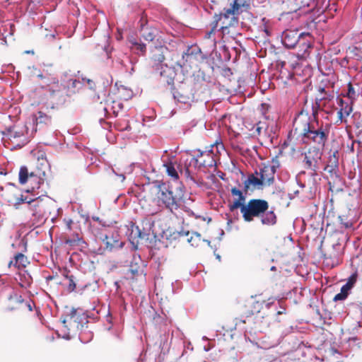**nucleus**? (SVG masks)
Listing matches in <instances>:
<instances>
[{
  "instance_id": "f257e3e1",
  "label": "nucleus",
  "mask_w": 362,
  "mask_h": 362,
  "mask_svg": "<svg viewBox=\"0 0 362 362\" xmlns=\"http://www.w3.org/2000/svg\"><path fill=\"white\" fill-rule=\"evenodd\" d=\"M154 187L158 189V199L172 214L177 210L181 206V201L185 195V187L183 185H177L170 182H164L160 180H156L153 182Z\"/></svg>"
},
{
  "instance_id": "f03ea898",
  "label": "nucleus",
  "mask_w": 362,
  "mask_h": 362,
  "mask_svg": "<svg viewBox=\"0 0 362 362\" xmlns=\"http://www.w3.org/2000/svg\"><path fill=\"white\" fill-rule=\"evenodd\" d=\"M281 42L286 49H297L298 57H307L313 47V38L308 32L299 33L298 30L287 29L282 32Z\"/></svg>"
},
{
  "instance_id": "7ed1b4c3",
  "label": "nucleus",
  "mask_w": 362,
  "mask_h": 362,
  "mask_svg": "<svg viewBox=\"0 0 362 362\" xmlns=\"http://www.w3.org/2000/svg\"><path fill=\"white\" fill-rule=\"evenodd\" d=\"M329 129L328 124L304 123L300 133L301 143L308 144L311 142L322 146L323 148L329 138Z\"/></svg>"
},
{
  "instance_id": "20e7f679",
  "label": "nucleus",
  "mask_w": 362,
  "mask_h": 362,
  "mask_svg": "<svg viewBox=\"0 0 362 362\" xmlns=\"http://www.w3.org/2000/svg\"><path fill=\"white\" fill-rule=\"evenodd\" d=\"M242 12L243 10H234L233 5L231 4L230 8H223V11L218 14L215 13L211 23V29L207 33L209 37L216 31H221L223 34H225L230 27L238 24V18L235 15H239Z\"/></svg>"
},
{
  "instance_id": "39448f33",
  "label": "nucleus",
  "mask_w": 362,
  "mask_h": 362,
  "mask_svg": "<svg viewBox=\"0 0 362 362\" xmlns=\"http://www.w3.org/2000/svg\"><path fill=\"white\" fill-rule=\"evenodd\" d=\"M51 117L42 111L33 113L29 122H26L24 129L27 136H32L37 130L45 129L51 124Z\"/></svg>"
},
{
  "instance_id": "423d86ee",
  "label": "nucleus",
  "mask_w": 362,
  "mask_h": 362,
  "mask_svg": "<svg viewBox=\"0 0 362 362\" xmlns=\"http://www.w3.org/2000/svg\"><path fill=\"white\" fill-rule=\"evenodd\" d=\"M243 218L246 222H251L254 217H258L269 209V204L264 199H252L246 204Z\"/></svg>"
},
{
  "instance_id": "0eeeda50",
  "label": "nucleus",
  "mask_w": 362,
  "mask_h": 362,
  "mask_svg": "<svg viewBox=\"0 0 362 362\" xmlns=\"http://www.w3.org/2000/svg\"><path fill=\"white\" fill-rule=\"evenodd\" d=\"M141 37L147 42H153L158 35L159 31L148 23L147 16L142 13L136 24Z\"/></svg>"
},
{
  "instance_id": "6e6552de",
  "label": "nucleus",
  "mask_w": 362,
  "mask_h": 362,
  "mask_svg": "<svg viewBox=\"0 0 362 362\" xmlns=\"http://www.w3.org/2000/svg\"><path fill=\"white\" fill-rule=\"evenodd\" d=\"M148 226V229L146 230V228H144L143 230L138 226L134 224L132 225L131 232L129 235V240L133 247L136 250L138 245L137 239L141 240H148L150 235V230L152 226H154L153 221H148L146 223V226Z\"/></svg>"
},
{
  "instance_id": "1a4fd4ad",
  "label": "nucleus",
  "mask_w": 362,
  "mask_h": 362,
  "mask_svg": "<svg viewBox=\"0 0 362 362\" xmlns=\"http://www.w3.org/2000/svg\"><path fill=\"white\" fill-rule=\"evenodd\" d=\"M339 153L338 148H331L328 152L327 164L324 170L327 171L332 177H339Z\"/></svg>"
},
{
  "instance_id": "9d476101",
  "label": "nucleus",
  "mask_w": 362,
  "mask_h": 362,
  "mask_svg": "<svg viewBox=\"0 0 362 362\" xmlns=\"http://www.w3.org/2000/svg\"><path fill=\"white\" fill-rule=\"evenodd\" d=\"M67 317H69L70 327L76 328L77 330H82L84 325L88 322L87 315L83 313H78L74 308H71L67 314Z\"/></svg>"
},
{
  "instance_id": "9b49d317",
  "label": "nucleus",
  "mask_w": 362,
  "mask_h": 362,
  "mask_svg": "<svg viewBox=\"0 0 362 362\" xmlns=\"http://www.w3.org/2000/svg\"><path fill=\"white\" fill-rule=\"evenodd\" d=\"M124 107L122 102L118 100H114L108 95L105 101L103 108L105 116L107 119L118 117L119 111Z\"/></svg>"
},
{
  "instance_id": "f8f14e48",
  "label": "nucleus",
  "mask_w": 362,
  "mask_h": 362,
  "mask_svg": "<svg viewBox=\"0 0 362 362\" xmlns=\"http://www.w3.org/2000/svg\"><path fill=\"white\" fill-rule=\"evenodd\" d=\"M156 71H158L160 76L163 78L164 81L168 85L170 86V89H175L174 80L177 75V69L173 65L162 64L156 67Z\"/></svg>"
},
{
  "instance_id": "ddd939ff",
  "label": "nucleus",
  "mask_w": 362,
  "mask_h": 362,
  "mask_svg": "<svg viewBox=\"0 0 362 362\" xmlns=\"http://www.w3.org/2000/svg\"><path fill=\"white\" fill-rule=\"evenodd\" d=\"M41 174L45 176V173H40L39 175H35L34 173H29L28 169L25 165H23L20 168L18 173V180L21 185L25 184L28 178H30L31 182L37 184V188L39 189L41 184L44 183V178L41 177Z\"/></svg>"
},
{
  "instance_id": "4468645a",
  "label": "nucleus",
  "mask_w": 362,
  "mask_h": 362,
  "mask_svg": "<svg viewBox=\"0 0 362 362\" xmlns=\"http://www.w3.org/2000/svg\"><path fill=\"white\" fill-rule=\"evenodd\" d=\"M44 197H48L47 196L42 195L35 198H30V199H33V201L32 202H29L28 206V210L31 211V215L34 220H37L38 222L43 220L45 209L42 207L41 202Z\"/></svg>"
},
{
  "instance_id": "2eb2a0df",
  "label": "nucleus",
  "mask_w": 362,
  "mask_h": 362,
  "mask_svg": "<svg viewBox=\"0 0 362 362\" xmlns=\"http://www.w3.org/2000/svg\"><path fill=\"white\" fill-rule=\"evenodd\" d=\"M131 49L139 55H144L146 52V45L141 42L140 39L134 37L129 40Z\"/></svg>"
},
{
  "instance_id": "dca6fc26",
  "label": "nucleus",
  "mask_w": 362,
  "mask_h": 362,
  "mask_svg": "<svg viewBox=\"0 0 362 362\" xmlns=\"http://www.w3.org/2000/svg\"><path fill=\"white\" fill-rule=\"evenodd\" d=\"M202 59H206V62L208 64L209 66L211 68L212 71L214 70V66L218 67V64L223 63L222 52H216L214 53V57H211V55H204L202 57Z\"/></svg>"
},
{
  "instance_id": "f3484780",
  "label": "nucleus",
  "mask_w": 362,
  "mask_h": 362,
  "mask_svg": "<svg viewBox=\"0 0 362 362\" xmlns=\"http://www.w3.org/2000/svg\"><path fill=\"white\" fill-rule=\"evenodd\" d=\"M246 195L243 194L237 199H235L233 202L228 204V209L230 212H233L235 209H240L241 214L244 211L246 208L245 204Z\"/></svg>"
},
{
  "instance_id": "a211bd4d",
  "label": "nucleus",
  "mask_w": 362,
  "mask_h": 362,
  "mask_svg": "<svg viewBox=\"0 0 362 362\" xmlns=\"http://www.w3.org/2000/svg\"><path fill=\"white\" fill-rule=\"evenodd\" d=\"M19 286L24 288L30 287L33 284V277L28 270H22L18 273Z\"/></svg>"
},
{
  "instance_id": "6ab92c4d",
  "label": "nucleus",
  "mask_w": 362,
  "mask_h": 362,
  "mask_svg": "<svg viewBox=\"0 0 362 362\" xmlns=\"http://www.w3.org/2000/svg\"><path fill=\"white\" fill-rule=\"evenodd\" d=\"M119 234L117 232H114L112 234V242H106L105 246L109 251H112L114 249H121L124 247V243L119 240Z\"/></svg>"
},
{
  "instance_id": "aec40b11",
  "label": "nucleus",
  "mask_w": 362,
  "mask_h": 362,
  "mask_svg": "<svg viewBox=\"0 0 362 362\" xmlns=\"http://www.w3.org/2000/svg\"><path fill=\"white\" fill-rule=\"evenodd\" d=\"M165 168L166 173L168 176L171 177L175 180L174 184L177 186V185H182L181 183H178L177 182L179 178L178 173L175 168V165L172 160H169L163 164Z\"/></svg>"
},
{
  "instance_id": "412c9836",
  "label": "nucleus",
  "mask_w": 362,
  "mask_h": 362,
  "mask_svg": "<svg viewBox=\"0 0 362 362\" xmlns=\"http://www.w3.org/2000/svg\"><path fill=\"white\" fill-rule=\"evenodd\" d=\"M261 216V222L263 225L267 226H274L276 223V216L274 211H267L264 214H262Z\"/></svg>"
},
{
  "instance_id": "4be33fe9",
  "label": "nucleus",
  "mask_w": 362,
  "mask_h": 362,
  "mask_svg": "<svg viewBox=\"0 0 362 362\" xmlns=\"http://www.w3.org/2000/svg\"><path fill=\"white\" fill-rule=\"evenodd\" d=\"M349 237L347 233H342L341 234V238H339L337 242L332 245V248L335 251V256H338L341 254V250L344 249V246L342 247V244H346L349 240Z\"/></svg>"
},
{
  "instance_id": "5701e85b",
  "label": "nucleus",
  "mask_w": 362,
  "mask_h": 362,
  "mask_svg": "<svg viewBox=\"0 0 362 362\" xmlns=\"http://www.w3.org/2000/svg\"><path fill=\"white\" fill-rule=\"evenodd\" d=\"M97 92L103 93L105 95L107 88L111 85L112 79L109 80L107 77L100 76L96 80Z\"/></svg>"
},
{
  "instance_id": "b1692460",
  "label": "nucleus",
  "mask_w": 362,
  "mask_h": 362,
  "mask_svg": "<svg viewBox=\"0 0 362 362\" xmlns=\"http://www.w3.org/2000/svg\"><path fill=\"white\" fill-rule=\"evenodd\" d=\"M252 0H233L232 4L233 9H238L239 11H247L250 8V4Z\"/></svg>"
},
{
  "instance_id": "393cba45",
  "label": "nucleus",
  "mask_w": 362,
  "mask_h": 362,
  "mask_svg": "<svg viewBox=\"0 0 362 362\" xmlns=\"http://www.w3.org/2000/svg\"><path fill=\"white\" fill-rule=\"evenodd\" d=\"M64 244L68 245L71 247L74 246H81L83 245H86V243L83 240L82 238H80L78 235L75 234L74 237L72 238H67L64 240Z\"/></svg>"
},
{
  "instance_id": "a878e982",
  "label": "nucleus",
  "mask_w": 362,
  "mask_h": 362,
  "mask_svg": "<svg viewBox=\"0 0 362 362\" xmlns=\"http://www.w3.org/2000/svg\"><path fill=\"white\" fill-rule=\"evenodd\" d=\"M7 131L10 134L11 136H13V138H20L21 136H23L22 144H18V146H19L20 147L25 145L29 142V139H28V137H25L24 135V130L13 131V127H11L7 129Z\"/></svg>"
},
{
  "instance_id": "bb28decb",
  "label": "nucleus",
  "mask_w": 362,
  "mask_h": 362,
  "mask_svg": "<svg viewBox=\"0 0 362 362\" xmlns=\"http://www.w3.org/2000/svg\"><path fill=\"white\" fill-rule=\"evenodd\" d=\"M350 292H351V289L347 288V286H344V285H343L341 287L340 292L334 296L333 300L335 302L336 301H343L347 298Z\"/></svg>"
},
{
  "instance_id": "cd10ccee",
  "label": "nucleus",
  "mask_w": 362,
  "mask_h": 362,
  "mask_svg": "<svg viewBox=\"0 0 362 362\" xmlns=\"http://www.w3.org/2000/svg\"><path fill=\"white\" fill-rule=\"evenodd\" d=\"M173 91V96L175 100L177 103L187 104L189 103V98L187 95L180 93L178 90H171Z\"/></svg>"
},
{
  "instance_id": "c85d7f7f",
  "label": "nucleus",
  "mask_w": 362,
  "mask_h": 362,
  "mask_svg": "<svg viewBox=\"0 0 362 362\" xmlns=\"http://www.w3.org/2000/svg\"><path fill=\"white\" fill-rule=\"evenodd\" d=\"M82 86L85 85V83L87 84L88 88L93 91L94 93H97V83L96 81L90 79L86 76H83V75L81 76Z\"/></svg>"
},
{
  "instance_id": "c756f323",
  "label": "nucleus",
  "mask_w": 362,
  "mask_h": 362,
  "mask_svg": "<svg viewBox=\"0 0 362 362\" xmlns=\"http://www.w3.org/2000/svg\"><path fill=\"white\" fill-rule=\"evenodd\" d=\"M272 165H265V171H270L271 175L275 174L276 172V169L279 168L280 166V162L278 160V156H276L275 157L272 158Z\"/></svg>"
},
{
  "instance_id": "7c9ffc66",
  "label": "nucleus",
  "mask_w": 362,
  "mask_h": 362,
  "mask_svg": "<svg viewBox=\"0 0 362 362\" xmlns=\"http://www.w3.org/2000/svg\"><path fill=\"white\" fill-rule=\"evenodd\" d=\"M81 76H78V79L70 78L67 81L66 86L69 89H73V92L76 90H79L82 87V83L79 81Z\"/></svg>"
},
{
  "instance_id": "2f4dec72",
  "label": "nucleus",
  "mask_w": 362,
  "mask_h": 362,
  "mask_svg": "<svg viewBox=\"0 0 362 362\" xmlns=\"http://www.w3.org/2000/svg\"><path fill=\"white\" fill-rule=\"evenodd\" d=\"M338 220L341 228L354 230L353 222L345 216H339Z\"/></svg>"
},
{
  "instance_id": "473e14b6",
  "label": "nucleus",
  "mask_w": 362,
  "mask_h": 362,
  "mask_svg": "<svg viewBox=\"0 0 362 362\" xmlns=\"http://www.w3.org/2000/svg\"><path fill=\"white\" fill-rule=\"evenodd\" d=\"M308 152L310 156H313L315 159L321 160L322 156V150L318 146H311L308 148Z\"/></svg>"
},
{
  "instance_id": "72a5a7b5",
  "label": "nucleus",
  "mask_w": 362,
  "mask_h": 362,
  "mask_svg": "<svg viewBox=\"0 0 362 362\" xmlns=\"http://www.w3.org/2000/svg\"><path fill=\"white\" fill-rule=\"evenodd\" d=\"M180 173L184 175L186 182L188 184L192 183V184H196L198 186H199L198 182L195 180L194 177L192 175L191 172L188 167H185L183 171L182 170H180Z\"/></svg>"
},
{
  "instance_id": "f704fd0d",
  "label": "nucleus",
  "mask_w": 362,
  "mask_h": 362,
  "mask_svg": "<svg viewBox=\"0 0 362 362\" xmlns=\"http://www.w3.org/2000/svg\"><path fill=\"white\" fill-rule=\"evenodd\" d=\"M115 125L117 127L118 129L122 132H129L132 130V127L129 123V121L126 119H118L116 122Z\"/></svg>"
},
{
  "instance_id": "c9c22d12",
  "label": "nucleus",
  "mask_w": 362,
  "mask_h": 362,
  "mask_svg": "<svg viewBox=\"0 0 362 362\" xmlns=\"http://www.w3.org/2000/svg\"><path fill=\"white\" fill-rule=\"evenodd\" d=\"M93 334L91 332H85L83 329L81 330V333L78 335V339L83 344H87L92 340Z\"/></svg>"
},
{
  "instance_id": "e433bc0d",
  "label": "nucleus",
  "mask_w": 362,
  "mask_h": 362,
  "mask_svg": "<svg viewBox=\"0 0 362 362\" xmlns=\"http://www.w3.org/2000/svg\"><path fill=\"white\" fill-rule=\"evenodd\" d=\"M247 180H249L250 185L255 187L261 186L264 185V177L262 175H261V177H259V178L253 175H250L247 177Z\"/></svg>"
},
{
  "instance_id": "4c0bfd02",
  "label": "nucleus",
  "mask_w": 362,
  "mask_h": 362,
  "mask_svg": "<svg viewBox=\"0 0 362 362\" xmlns=\"http://www.w3.org/2000/svg\"><path fill=\"white\" fill-rule=\"evenodd\" d=\"M30 70V74L32 77H37L39 79L43 80L46 78V76L42 74L41 70L38 69L37 67L33 66V67H28Z\"/></svg>"
},
{
  "instance_id": "58836bf2",
  "label": "nucleus",
  "mask_w": 362,
  "mask_h": 362,
  "mask_svg": "<svg viewBox=\"0 0 362 362\" xmlns=\"http://www.w3.org/2000/svg\"><path fill=\"white\" fill-rule=\"evenodd\" d=\"M319 110L312 107V115L308 116V120L305 123H313L315 124H320L318 119Z\"/></svg>"
},
{
  "instance_id": "ea45409f",
  "label": "nucleus",
  "mask_w": 362,
  "mask_h": 362,
  "mask_svg": "<svg viewBox=\"0 0 362 362\" xmlns=\"http://www.w3.org/2000/svg\"><path fill=\"white\" fill-rule=\"evenodd\" d=\"M152 58H153V60L156 63H157L156 67L158 66H161L162 64H166V63L164 62V61H165V56H164L163 52H160V50H158V53L153 54Z\"/></svg>"
},
{
  "instance_id": "a19ab883",
  "label": "nucleus",
  "mask_w": 362,
  "mask_h": 362,
  "mask_svg": "<svg viewBox=\"0 0 362 362\" xmlns=\"http://www.w3.org/2000/svg\"><path fill=\"white\" fill-rule=\"evenodd\" d=\"M222 52L223 63L228 62L230 60V54L228 47L226 45H223L220 47Z\"/></svg>"
},
{
  "instance_id": "79ce46f5",
  "label": "nucleus",
  "mask_w": 362,
  "mask_h": 362,
  "mask_svg": "<svg viewBox=\"0 0 362 362\" xmlns=\"http://www.w3.org/2000/svg\"><path fill=\"white\" fill-rule=\"evenodd\" d=\"M33 201V199H30L28 196L21 195L17 199V201L14 203L13 206L16 209H18L21 204L27 203L28 204L29 202H32Z\"/></svg>"
},
{
  "instance_id": "37998d69",
  "label": "nucleus",
  "mask_w": 362,
  "mask_h": 362,
  "mask_svg": "<svg viewBox=\"0 0 362 362\" xmlns=\"http://www.w3.org/2000/svg\"><path fill=\"white\" fill-rule=\"evenodd\" d=\"M15 265L19 264L22 267H25V263L27 262V257L22 253H18L15 256Z\"/></svg>"
},
{
  "instance_id": "c03bdc74",
  "label": "nucleus",
  "mask_w": 362,
  "mask_h": 362,
  "mask_svg": "<svg viewBox=\"0 0 362 362\" xmlns=\"http://www.w3.org/2000/svg\"><path fill=\"white\" fill-rule=\"evenodd\" d=\"M8 300H14L17 303H23L24 302V299L21 295H18L13 290L8 295Z\"/></svg>"
},
{
  "instance_id": "a18cd8bd",
  "label": "nucleus",
  "mask_w": 362,
  "mask_h": 362,
  "mask_svg": "<svg viewBox=\"0 0 362 362\" xmlns=\"http://www.w3.org/2000/svg\"><path fill=\"white\" fill-rule=\"evenodd\" d=\"M357 273L355 272L354 274H352L348 279L346 283L344 285V286H347V288H349V289H352L353 287L354 286L356 282V280H357Z\"/></svg>"
},
{
  "instance_id": "49530a36",
  "label": "nucleus",
  "mask_w": 362,
  "mask_h": 362,
  "mask_svg": "<svg viewBox=\"0 0 362 362\" xmlns=\"http://www.w3.org/2000/svg\"><path fill=\"white\" fill-rule=\"evenodd\" d=\"M53 98L57 99V104H63L65 102V98L60 90H53L52 93Z\"/></svg>"
},
{
  "instance_id": "de8ad7c7",
  "label": "nucleus",
  "mask_w": 362,
  "mask_h": 362,
  "mask_svg": "<svg viewBox=\"0 0 362 362\" xmlns=\"http://www.w3.org/2000/svg\"><path fill=\"white\" fill-rule=\"evenodd\" d=\"M344 96L349 98L351 100L355 99V89L351 82H349L347 84V93L344 95Z\"/></svg>"
},
{
  "instance_id": "09e8293b",
  "label": "nucleus",
  "mask_w": 362,
  "mask_h": 362,
  "mask_svg": "<svg viewBox=\"0 0 362 362\" xmlns=\"http://www.w3.org/2000/svg\"><path fill=\"white\" fill-rule=\"evenodd\" d=\"M314 3L313 0H296V4L299 8L310 7Z\"/></svg>"
},
{
  "instance_id": "8fccbe9b",
  "label": "nucleus",
  "mask_w": 362,
  "mask_h": 362,
  "mask_svg": "<svg viewBox=\"0 0 362 362\" xmlns=\"http://www.w3.org/2000/svg\"><path fill=\"white\" fill-rule=\"evenodd\" d=\"M67 279H69V281L67 289H68L69 292H72L75 290V288L76 287V284L74 281V277L73 275H71V276H67Z\"/></svg>"
},
{
  "instance_id": "3c124183",
  "label": "nucleus",
  "mask_w": 362,
  "mask_h": 362,
  "mask_svg": "<svg viewBox=\"0 0 362 362\" xmlns=\"http://www.w3.org/2000/svg\"><path fill=\"white\" fill-rule=\"evenodd\" d=\"M119 90L120 91L122 90V91L125 92V93L124 95V100L130 99L133 95V93H132V90L127 88V87H125L124 86H121Z\"/></svg>"
},
{
  "instance_id": "603ef678",
  "label": "nucleus",
  "mask_w": 362,
  "mask_h": 362,
  "mask_svg": "<svg viewBox=\"0 0 362 362\" xmlns=\"http://www.w3.org/2000/svg\"><path fill=\"white\" fill-rule=\"evenodd\" d=\"M305 163V168L311 171H317L319 169V164H314L310 160L306 161Z\"/></svg>"
},
{
  "instance_id": "864d4df0",
  "label": "nucleus",
  "mask_w": 362,
  "mask_h": 362,
  "mask_svg": "<svg viewBox=\"0 0 362 362\" xmlns=\"http://www.w3.org/2000/svg\"><path fill=\"white\" fill-rule=\"evenodd\" d=\"M6 290H11V288L3 279H0V295L1 296Z\"/></svg>"
},
{
  "instance_id": "5fc2aeb1",
  "label": "nucleus",
  "mask_w": 362,
  "mask_h": 362,
  "mask_svg": "<svg viewBox=\"0 0 362 362\" xmlns=\"http://www.w3.org/2000/svg\"><path fill=\"white\" fill-rule=\"evenodd\" d=\"M99 123L100 126L105 129H109L110 128H111V123L109 122H106L105 119L103 118H100L99 119Z\"/></svg>"
},
{
  "instance_id": "6e6d98bb",
  "label": "nucleus",
  "mask_w": 362,
  "mask_h": 362,
  "mask_svg": "<svg viewBox=\"0 0 362 362\" xmlns=\"http://www.w3.org/2000/svg\"><path fill=\"white\" fill-rule=\"evenodd\" d=\"M230 192L233 196L238 197L244 194L242 190L239 189L235 187L231 188Z\"/></svg>"
},
{
  "instance_id": "4d7b16f0",
  "label": "nucleus",
  "mask_w": 362,
  "mask_h": 362,
  "mask_svg": "<svg viewBox=\"0 0 362 362\" xmlns=\"http://www.w3.org/2000/svg\"><path fill=\"white\" fill-rule=\"evenodd\" d=\"M110 171L112 173L115 174L116 176L120 177L122 182H123L125 180V175L123 173L117 171L112 168L110 169Z\"/></svg>"
},
{
  "instance_id": "13d9d810",
  "label": "nucleus",
  "mask_w": 362,
  "mask_h": 362,
  "mask_svg": "<svg viewBox=\"0 0 362 362\" xmlns=\"http://www.w3.org/2000/svg\"><path fill=\"white\" fill-rule=\"evenodd\" d=\"M352 110L353 109L351 106H350L349 104H346V105L344 107L343 113L345 115V116H349L352 112Z\"/></svg>"
},
{
  "instance_id": "bf43d9fd",
  "label": "nucleus",
  "mask_w": 362,
  "mask_h": 362,
  "mask_svg": "<svg viewBox=\"0 0 362 362\" xmlns=\"http://www.w3.org/2000/svg\"><path fill=\"white\" fill-rule=\"evenodd\" d=\"M274 175H271V173H269V177H267L264 180V182L267 183V185L270 186L272 185L274 182Z\"/></svg>"
},
{
  "instance_id": "052dcab7",
  "label": "nucleus",
  "mask_w": 362,
  "mask_h": 362,
  "mask_svg": "<svg viewBox=\"0 0 362 362\" xmlns=\"http://www.w3.org/2000/svg\"><path fill=\"white\" fill-rule=\"evenodd\" d=\"M264 170H266L265 169V165L263 168H260V172H259V176L261 177V175H263L264 181L265 180V179L267 177H269V173H270V171H265L264 172Z\"/></svg>"
},
{
  "instance_id": "680f3d73",
  "label": "nucleus",
  "mask_w": 362,
  "mask_h": 362,
  "mask_svg": "<svg viewBox=\"0 0 362 362\" xmlns=\"http://www.w3.org/2000/svg\"><path fill=\"white\" fill-rule=\"evenodd\" d=\"M7 26H9V29H10L8 35H12L13 34V32L15 30L14 25L13 23H8L7 25H5L4 28V30H7Z\"/></svg>"
},
{
  "instance_id": "e2e57ef3",
  "label": "nucleus",
  "mask_w": 362,
  "mask_h": 362,
  "mask_svg": "<svg viewBox=\"0 0 362 362\" xmlns=\"http://www.w3.org/2000/svg\"><path fill=\"white\" fill-rule=\"evenodd\" d=\"M337 104L340 107V108H344V107L346 105V104H348L342 98H341L339 97L337 98Z\"/></svg>"
},
{
  "instance_id": "0e129e2a",
  "label": "nucleus",
  "mask_w": 362,
  "mask_h": 362,
  "mask_svg": "<svg viewBox=\"0 0 362 362\" xmlns=\"http://www.w3.org/2000/svg\"><path fill=\"white\" fill-rule=\"evenodd\" d=\"M343 111H344V108H340L339 110V111L337 112V117H338V119L339 120L342 122H343V118L344 117V114L343 113Z\"/></svg>"
},
{
  "instance_id": "69168bd1",
  "label": "nucleus",
  "mask_w": 362,
  "mask_h": 362,
  "mask_svg": "<svg viewBox=\"0 0 362 362\" xmlns=\"http://www.w3.org/2000/svg\"><path fill=\"white\" fill-rule=\"evenodd\" d=\"M294 327L293 325H290L288 328L282 332L283 337L287 335L288 333L291 332L293 329Z\"/></svg>"
},
{
  "instance_id": "338daca9",
  "label": "nucleus",
  "mask_w": 362,
  "mask_h": 362,
  "mask_svg": "<svg viewBox=\"0 0 362 362\" xmlns=\"http://www.w3.org/2000/svg\"><path fill=\"white\" fill-rule=\"evenodd\" d=\"M67 318H69V317H67V315H66V317L64 318L62 317L60 318V320H61L62 323L64 325V327L67 328L68 330H69L70 328H69L68 326L66 325V322H69V319H67Z\"/></svg>"
},
{
  "instance_id": "774afa93",
  "label": "nucleus",
  "mask_w": 362,
  "mask_h": 362,
  "mask_svg": "<svg viewBox=\"0 0 362 362\" xmlns=\"http://www.w3.org/2000/svg\"><path fill=\"white\" fill-rule=\"evenodd\" d=\"M109 235L107 234H101L100 235V239L105 244L106 242H110L109 240Z\"/></svg>"
}]
</instances>
